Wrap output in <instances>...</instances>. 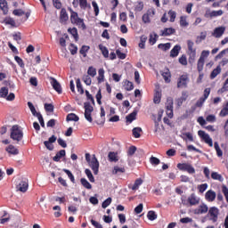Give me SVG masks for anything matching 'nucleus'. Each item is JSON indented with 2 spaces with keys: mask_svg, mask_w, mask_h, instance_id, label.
<instances>
[{
  "mask_svg": "<svg viewBox=\"0 0 228 228\" xmlns=\"http://www.w3.org/2000/svg\"><path fill=\"white\" fill-rule=\"evenodd\" d=\"M22 130H20V127L18 125L12 126L11 128V138L12 140H14V142H20L22 140Z\"/></svg>",
  "mask_w": 228,
  "mask_h": 228,
  "instance_id": "obj_1",
  "label": "nucleus"
},
{
  "mask_svg": "<svg viewBox=\"0 0 228 228\" xmlns=\"http://www.w3.org/2000/svg\"><path fill=\"white\" fill-rule=\"evenodd\" d=\"M69 12L71 13L70 20L72 24H77V26H79L82 28V29H85L86 26L85 25V22H83V19L79 18V16H77V12L72 11V9H69Z\"/></svg>",
  "mask_w": 228,
  "mask_h": 228,
  "instance_id": "obj_2",
  "label": "nucleus"
},
{
  "mask_svg": "<svg viewBox=\"0 0 228 228\" xmlns=\"http://www.w3.org/2000/svg\"><path fill=\"white\" fill-rule=\"evenodd\" d=\"M85 108V118L87 120V122H94V118H92V113H94V107L90 104V102H85L84 103Z\"/></svg>",
  "mask_w": 228,
  "mask_h": 228,
  "instance_id": "obj_3",
  "label": "nucleus"
},
{
  "mask_svg": "<svg viewBox=\"0 0 228 228\" xmlns=\"http://www.w3.org/2000/svg\"><path fill=\"white\" fill-rule=\"evenodd\" d=\"M42 61V59L40 58V52L37 51V53H33L30 54V65L31 67L37 68L38 65H40V62Z\"/></svg>",
  "mask_w": 228,
  "mask_h": 228,
  "instance_id": "obj_4",
  "label": "nucleus"
},
{
  "mask_svg": "<svg viewBox=\"0 0 228 228\" xmlns=\"http://www.w3.org/2000/svg\"><path fill=\"white\" fill-rule=\"evenodd\" d=\"M167 115L169 118L174 117V100L172 98H167L166 103Z\"/></svg>",
  "mask_w": 228,
  "mask_h": 228,
  "instance_id": "obj_5",
  "label": "nucleus"
},
{
  "mask_svg": "<svg viewBox=\"0 0 228 228\" xmlns=\"http://www.w3.org/2000/svg\"><path fill=\"white\" fill-rule=\"evenodd\" d=\"M88 165L94 171V175H97L99 174V160H97V157H95V155H93V158Z\"/></svg>",
  "mask_w": 228,
  "mask_h": 228,
  "instance_id": "obj_6",
  "label": "nucleus"
},
{
  "mask_svg": "<svg viewBox=\"0 0 228 228\" xmlns=\"http://www.w3.org/2000/svg\"><path fill=\"white\" fill-rule=\"evenodd\" d=\"M198 134L202 138L203 141H205L206 143L209 145V147H213V139L209 137V134H206V132L202 130H200Z\"/></svg>",
  "mask_w": 228,
  "mask_h": 228,
  "instance_id": "obj_7",
  "label": "nucleus"
},
{
  "mask_svg": "<svg viewBox=\"0 0 228 228\" xmlns=\"http://www.w3.org/2000/svg\"><path fill=\"white\" fill-rule=\"evenodd\" d=\"M177 168L183 170V172H188V174H195V168L190 164H178Z\"/></svg>",
  "mask_w": 228,
  "mask_h": 228,
  "instance_id": "obj_8",
  "label": "nucleus"
},
{
  "mask_svg": "<svg viewBox=\"0 0 228 228\" xmlns=\"http://www.w3.org/2000/svg\"><path fill=\"white\" fill-rule=\"evenodd\" d=\"M29 188V183L26 181H21L19 184L16 185L17 191H21V193H26Z\"/></svg>",
  "mask_w": 228,
  "mask_h": 228,
  "instance_id": "obj_9",
  "label": "nucleus"
},
{
  "mask_svg": "<svg viewBox=\"0 0 228 228\" xmlns=\"http://www.w3.org/2000/svg\"><path fill=\"white\" fill-rule=\"evenodd\" d=\"M50 81L53 90H56L59 94H61V85L60 82H58V80L53 77H50Z\"/></svg>",
  "mask_w": 228,
  "mask_h": 228,
  "instance_id": "obj_10",
  "label": "nucleus"
},
{
  "mask_svg": "<svg viewBox=\"0 0 228 228\" xmlns=\"http://www.w3.org/2000/svg\"><path fill=\"white\" fill-rule=\"evenodd\" d=\"M224 33H225V27H218L214 29L212 37H215V38H220Z\"/></svg>",
  "mask_w": 228,
  "mask_h": 228,
  "instance_id": "obj_11",
  "label": "nucleus"
},
{
  "mask_svg": "<svg viewBox=\"0 0 228 228\" xmlns=\"http://www.w3.org/2000/svg\"><path fill=\"white\" fill-rule=\"evenodd\" d=\"M154 118V124H155V133H158V129H159V122H161V118L163 117V110L159 111L158 118H156V116H153Z\"/></svg>",
  "mask_w": 228,
  "mask_h": 228,
  "instance_id": "obj_12",
  "label": "nucleus"
},
{
  "mask_svg": "<svg viewBox=\"0 0 228 228\" xmlns=\"http://www.w3.org/2000/svg\"><path fill=\"white\" fill-rule=\"evenodd\" d=\"M0 10H2L4 15H8V2L6 0H0Z\"/></svg>",
  "mask_w": 228,
  "mask_h": 228,
  "instance_id": "obj_13",
  "label": "nucleus"
},
{
  "mask_svg": "<svg viewBox=\"0 0 228 228\" xmlns=\"http://www.w3.org/2000/svg\"><path fill=\"white\" fill-rule=\"evenodd\" d=\"M205 197H206L207 200H208V202H213V200H215V199H216V192L210 190L206 192Z\"/></svg>",
  "mask_w": 228,
  "mask_h": 228,
  "instance_id": "obj_14",
  "label": "nucleus"
},
{
  "mask_svg": "<svg viewBox=\"0 0 228 228\" xmlns=\"http://www.w3.org/2000/svg\"><path fill=\"white\" fill-rule=\"evenodd\" d=\"M188 83V77L186 76H182L180 77V80L177 83V87L178 88H185L186 85Z\"/></svg>",
  "mask_w": 228,
  "mask_h": 228,
  "instance_id": "obj_15",
  "label": "nucleus"
},
{
  "mask_svg": "<svg viewBox=\"0 0 228 228\" xmlns=\"http://www.w3.org/2000/svg\"><path fill=\"white\" fill-rule=\"evenodd\" d=\"M142 184H143V180L142 178H138L134 181V185H129V188H131V190H133L134 191H136V190H138V188H140Z\"/></svg>",
  "mask_w": 228,
  "mask_h": 228,
  "instance_id": "obj_16",
  "label": "nucleus"
},
{
  "mask_svg": "<svg viewBox=\"0 0 228 228\" xmlns=\"http://www.w3.org/2000/svg\"><path fill=\"white\" fill-rule=\"evenodd\" d=\"M5 151L8 154H12L13 156H17V154H19V150L12 144H10Z\"/></svg>",
  "mask_w": 228,
  "mask_h": 228,
  "instance_id": "obj_17",
  "label": "nucleus"
},
{
  "mask_svg": "<svg viewBox=\"0 0 228 228\" xmlns=\"http://www.w3.org/2000/svg\"><path fill=\"white\" fill-rule=\"evenodd\" d=\"M181 51V45H176L170 52L171 58H175L179 55V52Z\"/></svg>",
  "mask_w": 228,
  "mask_h": 228,
  "instance_id": "obj_18",
  "label": "nucleus"
},
{
  "mask_svg": "<svg viewBox=\"0 0 228 228\" xmlns=\"http://www.w3.org/2000/svg\"><path fill=\"white\" fill-rule=\"evenodd\" d=\"M136 115H138V111L134 110L131 114L126 117V122H129V124H131L133 120H136Z\"/></svg>",
  "mask_w": 228,
  "mask_h": 228,
  "instance_id": "obj_19",
  "label": "nucleus"
},
{
  "mask_svg": "<svg viewBox=\"0 0 228 228\" xmlns=\"http://www.w3.org/2000/svg\"><path fill=\"white\" fill-rule=\"evenodd\" d=\"M175 33V29L169 28H165L164 30L161 31V37H169V35H174Z\"/></svg>",
  "mask_w": 228,
  "mask_h": 228,
  "instance_id": "obj_20",
  "label": "nucleus"
},
{
  "mask_svg": "<svg viewBox=\"0 0 228 228\" xmlns=\"http://www.w3.org/2000/svg\"><path fill=\"white\" fill-rule=\"evenodd\" d=\"M67 122H77L79 120V117H77V115L74 114V113H70L67 116L66 118Z\"/></svg>",
  "mask_w": 228,
  "mask_h": 228,
  "instance_id": "obj_21",
  "label": "nucleus"
},
{
  "mask_svg": "<svg viewBox=\"0 0 228 228\" xmlns=\"http://www.w3.org/2000/svg\"><path fill=\"white\" fill-rule=\"evenodd\" d=\"M69 20V14H67V10L61 9V21L67 22Z\"/></svg>",
  "mask_w": 228,
  "mask_h": 228,
  "instance_id": "obj_22",
  "label": "nucleus"
},
{
  "mask_svg": "<svg viewBox=\"0 0 228 228\" xmlns=\"http://www.w3.org/2000/svg\"><path fill=\"white\" fill-rule=\"evenodd\" d=\"M206 61H204L203 59H199L198 60V63H197V69L198 72L200 73L202 72V70H204V63Z\"/></svg>",
  "mask_w": 228,
  "mask_h": 228,
  "instance_id": "obj_23",
  "label": "nucleus"
},
{
  "mask_svg": "<svg viewBox=\"0 0 228 228\" xmlns=\"http://www.w3.org/2000/svg\"><path fill=\"white\" fill-rule=\"evenodd\" d=\"M220 72H222V68H220V66H217L216 69H213V71L211 72L210 78L215 79V77H216V76L220 74Z\"/></svg>",
  "mask_w": 228,
  "mask_h": 228,
  "instance_id": "obj_24",
  "label": "nucleus"
},
{
  "mask_svg": "<svg viewBox=\"0 0 228 228\" xmlns=\"http://www.w3.org/2000/svg\"><path fill=\"white\" fill-rule=\"evenodd\" d=\"M80 183L84 188H86V190H92V184L89 183L88 180L86 178H81Z\"/></svg>",
  "mask_w": 228,
  "mask_h": 228,
  "instance_id": "obj_25",
  "label": "nucleus"
},
{
  "mask_svg": "<svg viewBox=\"0 0 228 228\" xmlns=\"http://www.w3.org/2000/svg\"><path fill=\"white\" fill-rule=\"evenodd\" d=\"M99 49L102 51V53L104 56V58H109L110 52L108 51V48H106V46L100 45Z\"/></svg>",
  "mask_w": 228,
  "mask_h": 228,
  "instance_id": "obj_26",
  "label": "nucleus"
},
{
  "mask_svg": "<svg viewBox=\"0 0 228 228\" xmlns=\"http://www.w3.org/2000/svg\"><path fill=\"white\" fill-rule=\"evenodd\" d=\"M10 221V216H8V212L4 211V215L0 218V224H6V222Z\"/></svg>",
  "mask_w": 228,
  "mask_h": 228,
  "instance_id": "obj_27",
  "label": "nucleus"
},
{
  "mask_svg": "<svg viewBox=\"0 0 228 228\" xmlns=\"http://www.w3.org/2000/svg\"><path fill=\"white\" fill-rule=\"evenodd\" d=\"M161 76L164 77L166 83H168V81H170V79L168 77H170V70H168V69H164V71L161 72Z\"/></svg>",
  "mask_w": 228,
  "mask_h": 228,
  "instance_id": "obj_28",
  "label": "nucleus"
},
{
  "mask_svg": "<svg viewBox=\"0 0 228 228\" xmlns=\"http://www.w3.org/2000/svg\"><path fill=\"white\" fill-rule=\"evenodd\" d=\"M29 110H30L32 115L34 117H37V118L40 117L39 115H42V114H40V112L37 111V109H35V106L31 102H29Z\"/></svg>",
  "mask_w": 228,
  "mask_h": 228,
  "instance_id": "obj_29",
  "label": "nucleus"
},
{
  "mask_svg": "<svg viewBox=\"0 0 228 228\" xmlns=\"http://www.w3.org/2000/svg\"><path fill=\"white\" fill-rule=\"evenodd\" d=\"M63 156H65V150H61L57 152L56 156L53 157V161H60Z\"/></svg>",
  "mask_w": 228,
  "mask_h": 228,
  "instance_id": "obj_30",
  "label": "nucleus"
},
{
  "mask_svg": "<svg viewBox=\"0 0 228 228\" xmlns=\"http://www.w3.org/2000/svg\"><path fill=\"white\" fill-rule=\"evenodd\" d=\"M0 97L2 99H6V97H8V87H1Z\"/></svg>",
  "mask_w": 228,
  "mask_h": 228,
  "instance_id": "obj_31",
  "label": "nucleus"
},
{
  "mask_svg": "<svg viewBox=\"0 0 228 228\" xmlns=\"http://www.w3.org/2000/svg\"><path fill=\"white\" fill-rule=\"evenodd\" d=\"M188 200L191 206H195V204H199V200L197 199V197H195V194L191 195Z\"/></svg>",
  "mask_w": 228,
  "mask_h": 228,
  "instance_id": "obj_32",
  "label": "nucleus"
},
{
  "mask_svg": "<svg viewBox=\"0 0 228 228\" xmlns=\"http://www.w3.org/2000/svg\"><path fill=\"white\" fill-rule=\"evenodd\" d=\"M208 215H210V216H218V208L216 207L210 208Z\"/></svg>",
  "mask_w": 228,
  "mask_h": 228,
  "instance_id": "obj_33",
  "label": "nucleus"
},
{
  "mask_svg": "<svg viewBox=\"0 0 228 228\" xmlns=\"http://www.w3.org/2000/svg\"><path fill=\"white\" fill-rule=\"evenodd\" d=\"M153 102L155 104H159V102H161V94L159 93V91H157L155 93Z\"/></svg>",
  "mask_w": 228,
  "mask_h": 228,
  "instance_id": "obj_34",
  "label": "nucleus"
},
{
  "mask_svg": "<svg viewBox=\"0 0 228 228\" xmlns=\"http://www.w3.org/2000/svg\"><path fill=\"white\" fill-rule=\"evenodd\" d=\"M87 74L92 77H95V76H97V69H95V68L91 66L88 68Z\"/></svg>",
  "mask_w": 228,
  "mask_h": 228,
  "instance_id": "obj_35",
  "label": "nucleus"
},
{
  "mask_svg": "<svg viewBox=\"0 0 228 228\" xmlns=\"http://www.w3.org/2000/svg\"><path fill=\"white\" fill-rule=\"evenodd\" d=\"M208 205H201L200 206L199 209H198V215H204V213L208 212Z\"/></svg>",
  "mask_w": 228,
  "mask_h": 228,
  "instance_id": "obj_36",
  "label": "nucleus"
},
{
  "mask_svg": "<svg viewBox=\"0 0 228 228\" xmlns=\"http://www.w3.org/2000/svg\"><path fill=\"white\" fill-rule=\"evenodd\" d=\"M29 83L31 86H33L34 88H37V86H38V78H37V77H31L29 78Z\"/></svg>",
  "mask_w": 228,
  "mask_h": 228,
  "instance_id": "obj_37",
  "label": "nucleus"
},
{
  "mask_svg": "<svg viewBox=\"0 0 228 228\" xmlns=\"http://www.w3.org/2000/svg\"><path fill=\"white\" fill-rule=\"evenodd\" d=\"M211 177L212 179H215L216 181H220L221 183L224 181V177H222L221 175L216 172H213L211 174Z\"/></svg>",
  "mask_w": 228,
  "mask_h": 228,
  "instance_id": "obj_38",
  "label": "nucleus"
},
{
  "mask_svg": "<svg viewBox=\"0 0 228 228\" xmlns=\"http://www.w3.org/2000/svg\"><path fill=\"white\" fill-rule=\"evenodd\" d=\"M85 172H86V175H87L90 183H95V178L94 177L92 171H90V169H86Z\"/></svg>",
  "mask_w": 228,
  "mask_h": 228,
  "instance_id": "obj_39",
  "label": "nucleus"
},
{
  "mask_svg": "<svg viewBox=\"0 0 228 228\" xmlns=\"http://www.w3.org/2000/svg\"><path fill=\"white\" fill-rule=\"evenodd\" d=\"M90 50V46L83 45L79 51L80 54H83L84 58H86V53Z\"/></svg>",
  "mask_w": 228,
  "mask_h": 228,
  "instance_id": "obj_40",
  "label": "nucleus"
},
{
  "mask_svg": "<svg viewBox=\"0 0 228 228\" xmlns=\"http://www.w3.org/2000/svg\"><path fill=\"white\" fill-rule=\"evenodd\" d=\"M140 133H142V127H134L133 129V134L134 138H140L141 136Z\"/></svg>",
  "mask_w": 228,
  "mask_h": 228,
  "instance_id": "obj_41",
  "label": "nucleus"
},
{
  "mask_svg": "<svg viewBox=\"0 0 228 228\" xmlns=\"http://www.w3.org/2000/svg\"><path fill=\"white\" fill-rule=\"evenodd\" d=\"M124 172H126V169L123 167H114V169L112 171V174L117 175V174H124Z\"/></svg>",
  "mask_w": 228,
  "mask_h": 228,
  "instance_id": "obj_42",
  "label": "nucleus"
},
{
  "mask_svg": "<svg viewBox=\"0 0 228 228\" xmlns=\"http://www.w3.org/2000/svg\"><path fill=\"white\" fill-rule=\"evenodd\" d=\"M188 51L189 53H196V50L193 48L194 43L191 40L187 41Z\"/></svg>",
  "mask_w": 228,
  "mask_h": 228,
  "instance_id": "obj_43",
  "label": "nucleus"
},
{
  "mask_svg": "<svg viewBox=\"0 0 228 228\" xmlns=\"http://www.w3.org/2000/svg\"><path fill=\"white\" fill-rule=\"evenodd\" d=\"M214 147L217 152V156L219 158H222V156L224 155V152L222 151V150L220 149V145H218V142H215L214 143Z\"/></svg>",
  "mask_w": 228,
  "mask_h": 228,
  "instance_id": "obj_44",
  "label": "nucleus"
},
{
  "mask_svg": "<svg viewBox=\"0 0 228 228\" xmlns=\"http://www.w3.org/2000/svg\"><path fill=\"white\" fill-rule=\"evenodd\" d=\"M170 43H167V44H159V49H161L162 51H168V49H170Z\"/></svg>",
  "mask_w": 228,
  "mask_h": 228,
  "instance_id": "obj_45",
  "label": "nucleus"
},
{
  "mask_svg": "<svg viewBox=\"0 0 228 228\" xmlns=\"http://www.w3.org/2000/svg\"><path fill=\"white\" fill-rule=\"evenodd\" d=\"M220 15H224V11H213L209 13V17H219Z\"/></svg>",
  "mask_w": 228,
  "mask_h": 228,
  "instance_id": "obj_46",
  "label": "nucleus"
},
{
  "mask_svg": "<svg viewBox=\"0 0 228 228\" xmlns=\"http://www.w3.org/2000/svg\"><path fill=\"white\" fill-rule=\"evenodd\" d=\"M196 52L194 53H189V63L191 65H193L195 63V57H196Z\"/></svg>",
  "mask_w": 228,
  "mask_h": 228,
  "instance_id": "obj_47",
  "label": "nucleus"
},
{
  "mask_svg": "<svg viewBox=\"0 0 228 228\" xmlns=\"http://www.w3.org/2000/svg\"><path fill=\"white\" fill-rule=\"evenodd\" d=\"M13 15H15L16 17H22V15H25L26 12L24 11H22L21 9H15L12 12Z\"/></svg>",
  "mask_w": 228,
  "mask_h": 228,
  "instance_id": "obj_48",
  "label": "nucleus"
},
{
  "mask_svg": "<svg viewBox=\"0 0 228 228\" xmlns=\"http://www.w3.org/2000/svg\"><path fill=\"white\" fill-rule=\"evenodd\" d=\"M77 91L80 92V94H85V89H83V86L81 85V79H77Z\"/></svg>",
  "mask_w": 228,
  "mask_h": 228,
  "instance_id": "obj_49",
  "label": "nucleus"
},
{
  "mask_svg": "<svg viewBox=\"0 0 228 228\" xmlns=\"http://www.w3.org/2000/svg\"><path fill=\"white\" fill-rule=\"evenodd\" d=\"M133 88H134V86H133L132 82L126 80L125 82V89L127 92H131V90H133Z\"/></svg>",
  "mask_w": 228,
  "mask_h": 228,
  "instance_id": "obj_50",
  "label": "nucleus"
},
{
  "mask_svg": "<svg viewBox=\"0 0 228 228\" xmlns=\"http://www.w3.org/2000/svg\"><path fill=\"white\" fill-rule=\"evenodd\" d=\"M150 163H151L152 165H154L156 167V166L159 165V163H161V161L159 160V159H158L156 157H151Z\"/></svg>",
  "mask_w": 228,
  "mask_h": 228,
  "instance_id": "obj_51",
  "label": "nucleus"
},
{
  "mask_svg": "<svg viewBox=\"0 0 228 228\" xmlns=\"http://www.w3.org/2000/svg\"><path fill=\"white\" fill-rule=\"evenodd\" d=\"M98 74H99L98 82L101 83L102 81H104V69H100L98 70Z\"/></svg>",
  "mask_w": 228,
  "mask_h": 228,
  "instance_id": "obj_52",
  "label": "nucleus"
},
{
  "mask_svg": "<svg viewBox=\"0 0 228 228\" xmlns=\"http://www.w3.org/2000/svg\"><path fill=\"white\" fill-rule=\"evenodd\" d=\"M145 42H147V37L145 36L141 37V43L139 44V47L141 49H145Z\"/></svg>",
  "mask_w": 228,
  "mask_h": 228,
  "instance_id": "obj_53",
  "label": "nucleus"
},
{
  "mask_svg": "<svg viewBox=\"0 0 228 228\" xmlns=\"http://www.w3.org/2000/svg\"><path fill=\"white\" fill-rule=\"evenodd\" d=\"M148 218H149V220H156V218H158V216L156 215V212H154V211H149L148 212Z\"/></svg>",
  "mask_w": 228,
  "mask_h": 228,
  "instance_id": "obj_54",
  "label": "nucleus"
},
{
  "mask_svg": "<svg viewBox=\"0 0 228 228\" xmlns=\"http://www.w3.org/2000/svg\"><path fill=\"white\" fill-rule=\"evenodd\" d=\"M227 53H228V48L223 50L220 53H218L216 56V60H220V59L224 58V56H225V54H227Z\"/></svg>",
  "mask_w": 228,
  "mask_h": 228,
  "instance_id": "obj_55",
  "label": "nucleus"
},
{
  "mask_svg": "<svg viewBox=\"0 0 228 228\" xmlns=\"http://www.w3.org/2000/svg\"><path fill=\"white\" fill-rule=\"evenodd\" d=\"M5 24H8L9 26H12V28H14L15 26V20H13L12 18H6L4 20Z\"/></svg>",
  "mask_w": 228,
  "mask_h": 228,
  "instance_id": "obj_56",
  "label": "nucleus"
},
{
  "mask_svg": "<svg viewBox=\"0 0 228 228\" xmlns=\"http://www.w3.org/2000/svg\"><path fill=\"white\" fill-rule=\"evenodd\" d=\"M13 40L19 44L20 40H22V37L20 36V32L15 33L12 35Z\"/></svg>",
  "mask_w": 228,
  "mask_h": 228,
  "instance_id": "obj_57",
  "label": "nucleus"
},
{
  "mask_svg": "<svg viewBox=\"0 0 228 228\" xmlns=\"http://www.w3.org/2000/svg\"><path fill=\"white\" fill-rule=\"evenodd\" d=\"M45 110L46 111H50L51 113H53V111H54V106H53V104H51V103H45Z\"/></svg>",
  "mask_w": 228,
  "mask_h": 228,
  "instance_id": "obj_58",
  "label": "nucleus"
},
{
  "mask_svg": "<svg viewBox=\"0 0 228 228\" xmlns=\"http://www.w3.org/2000/svg\"><path fill=\"white\" fill-rule=\"evenodd\" d=\"M110 204H111V198H108L107 200H105L102 204V208H103V209H106V208H108Z\"/></svg>",
  "mask_w": 228,
  "mask_h": 228,
  "instance_id": "obj_59",
  "label": "nucleus"
},
{
  "mask_svg": "<svg viewBox=\"0 0 228 228\" xmlns=\"http://www.w3.org/2000/svg\"><path fill=\"white\" fill-rule=\"evenodd\" d=\"M44 145L46 147L48 151H54V145H53V143L51 142H48V141H45Z\"/></svg>",
  "mask_w": 228,
  "mask_h": 228,
  "instance_id": "obj_60",
  "label": "nucleus"
},
{
  "mask_svg": "<svg viewBox=\"0 0 228 228\" xmlns=\"http://www.w3.org/2000/svg\"><path fill=\"white\" fill-rule=\"evenodd\" d=\"M83 80L86 83V85H87V86H90V85H92V78L90 77V76H84Z\"/></svg>",
  "mask_w": 228,
  "mask_h": 228,
  "instance_id": "obj_61",
  "label": "nucleus"
},
{
  "mask_svg": "<svg viewBox=\"0 0 228 228\" xmlns=\"http://www.w3.org/2000/svg\"><path fill=\"white\" fill-rule=\"evenodd\" d=\"M109 159H110V161H118V159H117V153L115 152H110Z\"/></svg>",
  "mask_w": 228,
  "mask_h": 228,
  "instance_id": "obj_62",
  "label": "nucleus"
},
{
  "mask_svg": "<svg viewBox=\"0 0 228 228\" xmlns=\"http://www.w3.org/2000/svg\"><path fill=\"white\" fill-rule=\"evenodd\" d=\"M222 191L226 199V201L228 202V188L225 185H223Z\"/></svg>",
  "mask_w": 228,
  "mask_h": 228,
  "instance_id": "obj_63",
  "label": "nucleus"
},
{
  "mask_svg": "<svg viewBox=\"0 0 228 228\" xmlns=\"http://www.w3.org/2000/svg\"><path fill=\"white\" fill-rule=\"evenodd\" d=\"M134 152H136V146H131L128 149L127 154H128V156H133L134 154Z\"/></svg>",
  "mask_w": 228,
  "mask_h": 228,
  "instance_id": "obj_64",
  "label": "nucleus"
}]
</instances>
